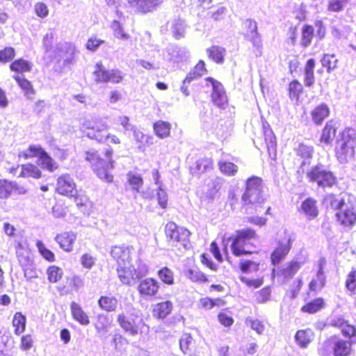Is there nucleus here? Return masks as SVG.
Segmentation results:
<instances>
[{
    "mask_svg": "<svg viewBox=\"0 0 356 356\" xmlns=\"http://www.w3.org/2000/svg\"><path fill=\"white\" fill-rule=\"evenodd\" d=\"M133 251V247L129 245H115L111 250V255L118 264V277L124 284L131 285L148 273V266L141 260H138L135 264L131 263Z\"/></svg>",
    "mask_w": 356,
    "mask_h": 356,
    "instance_id": "1",
    "label": "nucleus"
},
{
    "mask_svg": "<svg viewBox=\"0 0 356 356\" xmlns=\"http://www.w3.org/2000/svg\"><path fill=\"white\" fill-rule=\"evenodd\" d=\"M354 197L350 195L337 198L330 195L326 200L330 201L331 207L338 211L336 213L337 220L345 227L353 226L356 222V208L353 204Z\"/></svg>",
    "mask_w": 356,
    "mask_h": 356,
    "instance_id": "2",
    "label": "nucleus"
},
{
    "mask_svg": "<svg viewBox=\"0 0 356 356\" xmlns=\"http://www.w3.org/2000/svg\"><path fill=\"white\" fill-rule=\"evenodd\" d=\"M81 130L89 138L99 143L108 142L112 144H120V139L114 134H106L107 124L101 119L95 118L85 120L81 125Z\"/></svg>",
    "mask_w": 356,
    "mask_h": 356,
    "instance_id": "3",
    "label": "nucleus"
},
{
    "mask_svg": "<svg viewBox=\"0 0 356 356\" xmlns=\"http://www.w3.org/2000/svg\"><path fill=\"white\" fill-rule=\"evenodd\" d=\"M112 154V149L108 148L105 152L106 160L99 158L95 152H88L86 156V159L92 164L97 176L108 183L113 181V175L110 173V170L114 167L113 161L111 159Z\"/></svg>",
    "mask_w": 356,
    "mask_h": 356,
    "instance_id": "4",
    "label": "nucleus"
},
{
    "mask_svg": "<svg viewBox=\"0 0 356 356\" xmlns=\"http://www.w3.org/2000/svg\"><path fill=\"white\" fill-rule=\"evenodd\" d=\"M356 136L355 130L346 129L341 134V139L338 140L335 147V154L337 160L341 163H346L353 160Z\"/></svg>",
    "mask_w": 356,
    "mask_h": 356,
    "instance_id": "5",
    "label": "nucleus"
},
{
    "mask_svg": "<svg viewBox=\"0 0 356 356\" xmlns=\"http://www.w3.org/2000/svg\"><path fill=\"white\" fill-rule=\"evenodd\" d=\"M306 178L309 183L323 189L331 188L337 184L335 175L321 163L307 170Z\"/></svg>",
    "mask_w": 356,
    "mask_h": 356,
    "instance_id": "6",
    "label": "nucleus"
},
{
    "mask_svg": "<svg viewBox=\"0 0 356 356\" xmlns=\"http://www.w3.org/2000/svg\"><path fill=\"white\" fill-rule=\"evenodd\" d=\"M117 321L120 327L129 334L135 336L146 327L140 311L134 307H129L127 314L121 313L118 315Z\"/></svg>",
    "mask_w": 356,
    "mask_h": 356,
    "instance_id": "7",
    "label": "nucleus"
},
{
    "mask_svg": "<svg viewBox=\"0 0 356 356\" xmlns=\"http://www.w3.org/2000/svg\"><path fill=\"white\" fill-rule=\"evenodd\" d=\"M256 236L255 232L251 229H245L237 232V234L232 243V250L235 256L250 254L253 252L248 241Z\"/></svg>",
    "mask_w": 356,
    "mask_h": 356,
    "instance_id": "8",
    "label": "nucleus"
},
{
    "mask_svg": "<svg viewBox=\"0 0 356 356\" xmlns=\"http://www.w3.org/2000/svg\"><path fill=\"white\" fill-rule=\"evenodd\" d=\"M19 156L25 159L38 157V165L49 172H53L58 168V163L40 146L31 145Z\"/></svg>",
    "mask_w": 356,
    "mask_h": 356,
    "instance_id": "9",
    "label": "nucleus"
},
{
    "mask_svg": "<svg viewBox=\"0 0 356 356\" xmlns=\"http://www.w3.org/2000/svg\"><path fill=\"white\" fill-rule=\"evenodd\" d=\"M262 181L257 177H253L247 180L246 190L242 196L244 204H255L263 202Z\"/></svg>",
    "mask_w": 356,
    "mask_h": 356,
    "instance_id": "10",
    "label": "nucleus"
},
{
    "mask_svg": "<svg viewBox=\"0 0 356 356\" xmlns=\"http://www.w3.org/2000/svg\"><path fill=\"white\" fill-rule=\"evenodd\" d=\"M124 74L119 69H106L102 63H97L93 72L94 81L97 83H119L122 81Z\"/></svg>",
    "mask_w": 356,
    "mask_h": 356,
    "instance_id": "11",
    "label": "nucleus"
},
{
    "mask_svg": "<svg viewBox=\"0 0 356 356\" xmlns=\"http://www.w3.org/2000/svg\"><path fill=\"white\" fill-rule=\"evenodd\" d=\"M295 240L294 234L287 230H284L277 241V246L271 254L272 263L275 265L279 264L289 252L291 244Z\"/></svg>",
    "mask_w": 356,
    "mask_h": 356,
    "instance_id": "12",
    "label": "nucleus"
},
{
    "mask_svg": "<svg viewBox=\"0 0 356 356\" xmlns=\"http://www.w3.org/2000/svg\"><path fill=\"white\" fill-rule=\"evenodd\" d=\"M165 233L168 241L172 246L178 245L186 246V242L188 241L190 236V232L184 227H178L175 222H169L165 227Z\"/></svg>",
    "mask_w": 356,
    "mask_h": 356,
    "instance_id": "13",
    "label": "nucleus"
},
{
    "mask_svg": "<svg viewBox=\"0 0 356 356\" xmlns=\"http://www.w3.org/2000/svg\"><path fill=\"white\" fill-rule=\"evenodd\" d=\"M189 57V52L186 48L174 44H169L163 51L164 60L174 65L186 60Z\"/></svg>",
    "mask_w": 356,
    "mask_h": 356,
    "instance_id": "14",
    "label": "nucleus"
},
{
    "mask_svg": "<svg viewBox=\"0 0 356 356\" xmlns=\"http://www.w3.org/2000/svg\"><path fill=\"white\" fill-rule=\"evenodd\" d=\"M16 256L17 260L24 269V275L28 278L34 277L33 275H28L29 270L33 264V259L29 248L26 243H17L16 247Z\"/></svg>",
    "mask_w": 356,
    "mask_h": 356,
    "instance_id": "15",
    "label": "nucleus"
},
{
    "mask_svg": "<svg viewBox=\"0 0 356 356\" xmlns=\"http://www.w3.org/2000/svg\"><path fill=\"white\" fill-rule=\"evenodd\" d=\"M208 87H211V99L214 104L218 107H224L227 104V97L221 83L209 77L205 79Z\"/></svg>",
    "mask_w": 356,
    "mask_h": 356,
    "instance_id": "16",
    "label": "nucleus"
},
{
    "mask_svg": "<svg viewBox=\"0 0 356 356\" xmlns=\"http://www.w3.org/2000/svg\"><path fill=\"white\" fill-rule=\"evenodd\" d=\"M56 191L58 193L67 197L75 196L77 193L76 184L68 174L62 175L57 179Z\"/></svg>",
    "mask_w": 356,
    "mask_h": 356,
    "instance_id": "17",
    "label": "nucleus"
},
{
    "mask_svg": "<svg viewBox=\"0 0 356 356\" xmlns=\"http://www.w3.org/2000/svg\"><path fill=\"white\" fill-rule=\"evenodd\" d=\"M324 350L329 351L330 347L334 352V356H348L350 352V343L342 339L334 337L324 343Z\"/></svg>",
    "mask_w": 356,
    "mask_h": 356,
    "instance_id": "18",
    "label": "nucleus"
},
{
    "mask_svg": "<svg viewBox=\"0 0 356 356\" xmlns=\"http://www.w3.org/2000/svg\"><path fill=\"white\" fill-rule=\"evenodd\" d=\"M244 35L254 47H260L261 41L257 32V24L255 20L247 19L243 23Z\"/></svg>",
    "mask_w": 356,
    "mask_h": 356,
    "instance_id": "19",
    "label": "nucleus"
},
{
    "mask_svg": "<svg viewBox=\"0 0 356 356\" xmlns=\"http://www.w3.org/2000/svg\"><path fill=\"white\" fill-rule=\"evenodd\" d=\"M159 288V283L153 278H145L141 280L138 286L139 293L144 298L154 296Z\"/></svg>",
    "mask_w": 356,
    "mask_h": 356,
    "instance_id": "20",
    "label": "nucleus"
},
{
    "mask_svg": "<svg viewBox=\"0 0 356 356\" xmlns=\"http://www.w3.org/2000/svg\"><path fill=\"white\" fill-rule=\"evenodd\" d=\"M325 265V259H321L318 261V269L316 277H314L309 284V289L310 291H319L325 286L326 282V277L323 271Z\"/></svg>",
    "mask_w": 356,
    "mask_h": 356,
    "instance_id": "21",
    "label": "nucleus"
},
{
    "mask_svg": "<svg viewBox=\"0 0 356 356\" xmlns=\"http://www.w3.org/2000/svg\"><path fill=\"white\" fill-rule=\"evenodd\" d=\"M132 8L139 12L146 13L154 10L163 3V0H127Z\"/></svg>",
    "mask_w": 356,
    "mask_h": 356,
    "instance_id": "22",
    "label": "nucleus"
},
{
    "mask_svg": "<svg viewBox=\"0 0 356 356\" xmlns=\"http://www.w3.org/2000/svg\"><path fill=\"white\" fill-rule=\"evenodd\" d=\"M76 238V234L72 232H66L57 234L56 241L64 251L71 252L73 250V244Z\"/></svg>",
    "mask_w": 356,
    "mask_h": 356,
    "instance_id": "23",
    "label": "nucleus"
},
{
    "mask_svg": "<svg viewBox=\"0 0 356 356\" xmlns=\"http://www.w3.org/2000/svg\"><path fill=\"white\" fill-rule=\"evenodd\" d=\"M300 211L303 213L307 219L311 220L315 218L318 214L317 201L312 197L307 198L302 202Z\"/></svg>",
    "mask_w": 356,
    "mask_h": 356,
    "instance_id": "24",
    "label": "nucleus"
},
{
    "mask_svg": "<svg viewBox=\"0 0 356 356\" xmlns=\"http://www.w3.org/2000/svg\"><path fill=\"white\" fill-rule=\"evenodd\" d=\"M57 49L59 51L58 56L63 58L64 63H70L76 51L74 45L68 42H62L58 44Z\"/></svg>",
    "mask_w": 356,
    "mask_h": 356,
    "instance_id": "25",
    "label": "nucleus"
},
{
    "mask_svg": "<svg viewBox=\"0 0 356 356\" xmlns=\"http://www.w3.org/2000/svg\"><path fill=\"white\" fill-rule=\"evenodd\" d=\"M264 136L266 143V147L268 151V154L270 156H276V138L275 136L269 127L268 124H264Z\"/></svg>",
    "mask_w": 356,
    "mask_h": 356,
    "instance_id": "26",
    "label": "nucleus"
},
{
    "mask_svg": "<svg viewBox=\"0 0 356 356\" xmlns=\"http://www.w3.org/2000/svg\"><path fill=\"white\" fill-rule=\"evenodd\" d=\"M70 309L72 317L76 321L82 325H88L90 323L89 316L79 304L72 302Z\"/></svg>",
    "mask_w": 356,
    "mask_h": 356,
    "instance_id": "27",
    "label": "nucleus"
},
{
    "mask_svg": "<svg viewBox=\"0 0 356 356\" xmlns=\"http://www.w3.org/2000/svg\"><path fill=\"white\" fill-rule=\"evenodd\" d=\"M208 57L217 64H222L226 54V49L218 45H213L207 49Z\"/></svg>",
    "mask_w": 356,
    "mask_h": 356,
    "instance_id": "28",
    "label": "nucleus"
},
{
    "mask_svg": "<svg viewBox=\"0 0 356 356\" xmlns=\"http://www.w3.org/2000/svg\"><path fill=\"white\" fill-rule=\"evenodd\" d=\"M172 309V303L170 301H165L154 306L153 316L159 318H164Z\"/></svg>",
    "mask_w": 356,
    "mask_h": 356,
    "instance_id": "29",
    "label": "nucleus"
},
{
    "mask_svg": "<svg viewBox=\"0 0 356 356\" xmlns=\"http://www.w3.org/2000/svg\"><path fill=\"white\" fill-rule=\"evenodd\" d=\"M14 327V334L17 336L21 335L26 329V318L21 312H16L12 321Z\"/></svg>",
    "mask_w": 356,
    "mask_h": 356,
    "instance_id": "30",
    "label": "nucleus"
},
{
    "mask_svg": "<svg viewBox=\"0 0 356 356\" xmlns=\"http://www.w3.org/2000/svg\"><path fill=\"white\" fill-rule=\"evenodd\" d=\"M118 301L113 296H101L98 300L99 307L106 312H114L118 307Z\"/></svg>",
    "mask_w": 356,
    "mask_h": 356,
    "instance_id": "31",
    "label": "nucleus"
},
{
    "mask_svg": "<svg viewBox=\"0 0 356 356\" xmlns=\"http://www.w3.org/2000/svg\"><path fill=\"white\" fill-rule=\"evenodd\" d=\"M313 337L314 334L311 330H301L297 332L295 339L301 348H306L312 341Z\"/></svg>",
    "mask_w": 356,
    "mask_h": 356,
    "instance_id": "32",
    "label": "nucleus"
},
{
    "mask_svg": "<svg viewBox=\"0 0 356 356\" xmlns=\"http://www.w3.org/2000/svg\"><path fill=\"white\" fill-rule=\"evenodd\" d=\"M302 265L303 262L293 260L286 264L285 266L282 270V275L284 278L290 279L296 275Z\"/></svg>",
    "mask_w": 356,
    "mask_h": 356,
    "instance_id": "33",
    "label": "nucleus"
},
{
    "mask_svg": "<svg viewBox=\"0 0 356 356\" xmlns=\"http://www.w3.org/2000/svg\"><path fill=\"white\" fill-rule=\"evenodd\" d=\"M155 134L160 138H165L170 136L171 125L169 122L159 120L153 126Z\"/></svg>",
    "mask_w": 356,
    "mask_h": 356,
    "instance_id": "34",
    "label": "nucleus"
},
{
    "mask_svg": "<svg viewBox=\"0 0 356 356\" xmlns=\"http://www.w3.org/2000/svg\"><path fill=\"white\" fill-rule=\"evenodd\" d=\"M112 323L111 319L106 315L99 314L97 317L95 327L97 333H106Z\"/></svg>",
    "mask_w": 356,
    "mask_h": 356,
    "instance_id": "35",
    "label": "nucleus"
},
{
    "mask_svg": "<svg viewBox=\"0 0 356 356\" xmlns=\"http://www.w3.org/2000/svg\"><path fill=\"white\" fill-rule=\"evenodd\" d=\"M329 108L326 104H322L316 107L312 113L314 123L320 124L329 115Z\"/></svg>",
    "mask_w": 356,
    "mask_h": 356,
    "instance_id": "36",
    "label": "nucleus"
},
{
    "mask_svg": "<svg viewBox=\"0 0 356 356\" xmlns=\"http://www.w3.org/2000/svg\"><path fill=\"white\" fill-rule=\"evenodd\" d=\"M314 28L311 25L305 24L301 29L300 45L304 47H308L314 38Z\"/></svg>",
    "mask_w": 356,
    "mask_h": 356,
    "instance_id": "37",
    "label": "nucleus"
},
{
    "mask_svg": "<svg viewBox=\"0 0 356 356\" xmlns=\"http://www.w3.org/2000/svg\"><path fill=\"white\" fill-rule=\"evenodd\" d=\"M13 78L18 83L19 86L24 91L27 98L31 99L34 95V90L30 81L24 79V76L19 74L14 75Z\"/></svg>",
    "mask_w": 356,
    "mask_h": 356,
    "instance_id": "38",
    "label": "nucleus"
},
{
    "mask_svg": "<svg viewBox=\"0 0 356 356\" xmlns=\"http://www.w3.org/2000/svg\"><path fill=\"white\" fill-rule=\"evenodd\" d=\"M315 60L314 58H310L307 60L305 67V84L310 87L312 86L315 81L314 70L315 67Z\"/></svg>",
    "mask_w": 356,
    "mask_h": 356,
    "instance_id": "39",
    "label": "nucleus"
},
{
    "mask_svg": "<svg viewBox=\"0 0 356 356\" xmlns=\"http://www.w3.org/2000/svg\"><path fill=\"white\" fill-rule=\"evenodd\" d=\"M32 66L33 65L31 62L20 58L13 62L10 65V68L13 72L22 74L30 72Z\"/></svg>",
    "mask_w": 356,
    "mask_h": 356,
    "instance_id": "40",
    "label": "nucleus"
},
{
    "mask_svg": "<svg viewBox=\"0 0 356 356\" xmlns=\"http://www.w3.org/2000/svg\"><path fill=\"white\" fill-rule=\"evenodd\" d=\"M336 134V127L332 121L327 122L321 136V143L330 144L334 139Z\"/></svg>",
    "mask_w": 356,
    "mask_h": 356,
    "instance_id": "41",
    "label": "nucleus"
},
{
    "mask_svg": "<svg viewBox=\"0 0 356 356\" xmlns=\"http://www.w3.org/2000/svg\"><path fill=\"white\" fill-rule=\"evenodd\" d=\"M213 168V161L211 159H201L196 161L195 167L192 168L193 173L202 174L209 171Z\"/></svg>",
    "mask_w": 356,
    "mask_h": 356,
    "instance_id": "42",
    "label": "nucleus"
},
{
    "mask_svg": "<svg viewBox=\"0 0 356 356\" xmlns=\"http://www.w3.org/2000/svg\"><path fill=\"white\" fill-rule=\"evenodd\" d=\"M19 176L39 179L41 177V172L38 168L34 165L25 164L22 165L21 172Z\"/></svg>",
    "mask_w": 356,
    "mask_h": 356,
    "instance_id": "43",
    "label": "nucleus"
},
{
    "mask_svg": "<svg viewBox=\"0 0 356 356\" xmlns=\"http://www.w3.org/2000/svg\"><path fill=\"white\" fill-rule=\"evenodd\" d=\"M297 153L300 156L304 159L302 163V168L304 171V166H305L307 163L309 164V162L307 161L312 157L314 148L312 146L300 144L297 149Z\"/></svg>",
    "mask_w": 356,
    "mask_h": 356,
    "instance_id": "44",
    "label": "nucleus"
},
{
    "mask_svg": "<svg viewBox=\"0 0 356 356\" xmlns=\"http://www.w3.org/2000/svg\"><path fill=\"white\" fill-rule=\"evenodd\" d=\"M16 186L15 182L0 179V198H8Z\"/></svg>",
    "mask_w": 356,
    "mask_h": 356,
    "instance_id": "45",
    "label": "nucleus"
},
{
    "mask_svg": "<svg viewBox=\"0 0 356 356\" xmlns=\"http://www.w3.org/2000/svg\"><path fill=\"white\" fill-rule=\"evenodd\" d=\"M340 328L343 336L349 337L352 343H356V329L347 322H342Z\"/></svg>",
    "mask_w": 356,
    "mask_h": 356,
    "instance_id": "46",
    "label": "nucleus"
},
{
    "mask_svg": "<svg viewBox=\"0 0 356 356\" xmlns=\"http://www.w3.org/2000/svg\"><path fill=\"white\" fill-rule=\"evenodd\" d=\"M186 275L193 282H207V277L196 267L188 269L186 272Z\"/></svg>",
    "mask_w": 356,
    "mask_h": 356,
    "instance_id": "47",
    "label": "nucleus"
},
{
    "mask_svg": "<svg viewBox=\"0 0 356 356\" xmlns=\"http://www.w3.org/2000/svg\"><path fill=\"white\" fill-rule=\"evenodd\" d=\"M127 180L132 186L133 191L139 193L140 188L143 184V180L141 176L137 173L129 172L127 174Z\"/></svg>",
    "mask_w": 356,
    "mask_h": 356,
    "instance_id": "48",
    "label": "nucleus"
},
{
    "mask_svg": "<svg viewBox=\"0 0 356 356\" xmlns=\"http://www.w3.org/2000/svg\"><path fill=\"white\" fill-rule=\"evenodd\" d=\"M321 61L322 65L327 68V72H330L337 67L338 60L334 54H324Z\"/></svg>",
    "mask_w": 356,
    "mask_h": 356,
    "instance_id": "49",
    "label": "nucleus"
},
{
    "mask_svg": "<svg viewBox=\"0 0 356 356\" xmlns=\"http://www.w3.org/2000/svg\"><path fill=\"white\" fill-rule=\"evenodd\" d=\"M63 274V270L56 266H51L47 270L48 280L51 283L58 282L61 279Z\"/></svg>",
    "mask_w": 356,
    "mask_h": 356,
    "instance_id": "50",
    "label": "nucleus"
},
{
    "mask_svg": "<svg viewBox=\"0 0 356 356\" xmlns=\"http://www.w3.org/2000/svg\"><path fill=\"white\" fill-rule=\"evenodd\" d=\"M323 305L324 301L322 298H316L302 307V310L305 312L314 314L319 311L323 307Z\"/></svg>",
    "mask_w": 356,
    "mask_h": 356,
    "instance_id": "51",
    "label": "nucleus"
},
{
    "mask_svg": "<svg viewBox=\"0 0 356 356\" xmlns=\"http://www.w3.org/2000/svg\"><path fill=\"white\" fill-rule=\"evenodd\" d=\"M170 29L175 38H180L185 31L184 22L181 19H174L170 24Z\"/></svg>",
    "mask_w": 356,
    "mask_h": 356,
    "instance_id": "52",
    "label": "nucleus"
},
{
    "mask_svg": "<svg viewBox=\"0 0 356 356\" xmlns=\"http://www.w3.org/2000/svg\"><path fill=\"white\" fill-rule=\"evenodd\" d=\"M220 172L227 176H234L238 171V167L232 162L219 161Z\"/></svg>",
    "mask_w": 356,
    "mask_h": 356,
    "instance_id": "53",
    "label": "nucleus"
},
{
    "mask_svg": "<svg viewBox=\"0 0 356 356\" xmlns=\"http://www.w3.org/2000/svg\"><path fill=\"white\" fill-rule=\"evenodd\" d=\"M245 324L247 326L251 327L252 330H254L258 334H263L265 330L264 323L259 319L248 317L245 320Z\"/></svg>",
    "mask_w": 356,
    "mask_h": 356,
    "instance_id": "54",
    "label": "nucleus"
},
{
    "mask_svg": "<svg viewBox=\"0 0 356 356\" xmlns=\"http://www.w3.org/2000/svg\"><path fill=\"white\" fill-rule=\"evenodd\" d=\"M111 28L115 38L123 40H127L129 38V35L124 32V29L118 21L114 20L111 23Z\"/></svg>",
    "mask_w": 356,
    "mask_h": 356,
    "instance_id": "55",
    "label": "nucleus"
},
{
    "mask_svg": "<svg viewBox=\"0 0 356 356\" xmlns=\"http://www.w3.org/2000/svg\"><path fill=\"white\" fill-rule=\"evenodd\" d=\"M117 122L123 128L124 134L131 132L136 127L130 122L129 118L126 115L118 117Z\"/></svg>",
    "mask_w": 356,
    "mask_h": 356,
    "instance_id": "56",
    "label": "nucleus"
},
{
    "mask_svg": "<svg viewBox=\"0 0 356 356\" xmlns=\"http://www.w3.org/2000/svg\"><path fill=\"white\" fill-rule=\"evenodd\" d=\"M159 278L164 283L171 285L174 282L173 273L168 268L165 267L161 269L158 273Z\"/></svg>",
    "mask_w": 356,
    "mask_h": 356,
    "instance_id": "57",
    "label": "nucleus"
},
{
    "mask_svg": "<svg viewBox=\"0 0 356 356\" xmlns=\"http://www.w3.org/2000/svg\"><path fill=\"white\" fill-rule=\"evenodd\" d=\"M289 96L292 99H298L302 90V86L297 81H293L289 84Z\"/></svg>",
    "mask_w": 356,
    "mask_h": 356,
    "instance_id": "58",
    "label": "nucleus"
},
{
    "mask_svg": "<svg viewBox=\"0 0 356 356\" xmlns=\"http://www.w3.org/2000/svg\"><path fill=\"white\" fill-rule=\"evenodd\" d=\"M259 264L252 261H241L240 269L244 273H250L259 270Z\"/></svg>",
    "mask_w": 356,
    "mask_h": 356,
    "instance_id": "59",
    "label": "nucleus"
},
{
    "mask_svg": "<svg viewBox=\"0 0 356 356\" xmlns=\"http://www.w3.org/2000/svg\"><path fill=\"white\" fill-rule=\"evenodd\" d=\"M156 199L158 204L162 209H165L168 206V193L163 187H158L156 192Z\"/></svg>",
    "mask_w": 356,
    "mask_h": 356,
    "instance_id": "60",
    "label": "nucleus"
},
{
    "mask_svg": "<svg viewBox=\"0 0 356 356\" xmlns=\"http://www.w3.org/2000/svg\"><path fill=\"white\" fill-rule=\"evenodd\" d=\"M36 246L40 254L45 259L49 261H53L54 260V254L51 250L47 249L42 241H38L36 243Z\"/></svg>",
    "mask_w": 356,
    "mask_h": 356,
    "instance_id": "61",
    "label": "nucleus"
},
{
    "mask_svg": "<svg viewBox=\"0 0 356 356\" xmlns=\"http://www.w3.org/2000/svg\"><path fill=\"white\" fill-rule=\"evenodd\" d=\"M350 0H331L328 4V10L332 12H340Z\"/></svg>",
    "mask_w": 356,
    "mask_h": 356,
    "instance_id": "62",
    "label": "nucleus"
},
{
    "mask_svg": "<svg viewBox=\"0 0 356 356\" xmlns=\"http://www.w3.org/2000/svg\"><path fill=\"white\" fill-rule=\"evenodd\" d=\"M133 133L134 138L137 144L138 148L141 149L145 143L147 141L148 136L145 135L141 131L138 130L136 127L131 131Z\"/></svg>",
    "mask_w": 356,
    "mask_h": 356,
    "instance_id": "63",
    "label": "nucleus"
},
{
    "mask_svg": "<svg viewBox=\"0 0 356 356\" xmlns=\"http://www.w3.org/2000/svg\"><path fill=\"white\" fill-rule=\"evenodd\" d=\"M15 55V49L13 47H6L0 50V62L7 63L11 60Z\"/></svg>",
    "mask_w": 356,
    "mask_h": 356,
    "instance_id": "64",
    "label": "nucleus"
}]
</instances>
